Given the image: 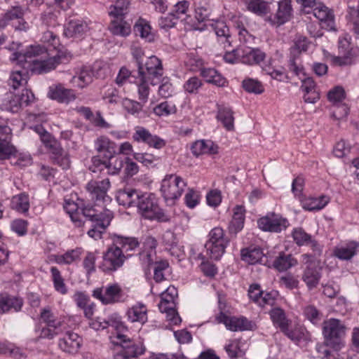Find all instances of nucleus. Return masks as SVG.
Instances as JSON below:
<instances>
[{"instance_id": "1", "label": "nucleus", "mask_w": 359, "mask_h": 359, "mask_svg": "<svg viewBox=\"0 0 359 359\" xmlns=\"http://www.w3.org/2000/svg\"><path fill=\"white\" fill-rule=\"evenodd\" d=\"M14 55V59L22 67V69L12 72L10 76L9 85L13 89L27 84L29 71L37 74L47 73L58 64L67 63L72 58L69 53L61 50L55 55L48 57L47 49L40 45L30 46L25 52H18Z\"/></svg>"}, {"instance_id": "2", "label": "nucleus", "mask_w": 359, "mask_h": 359, "mask_svg": "<svg viewBox=\"0 0 359 359\" xmlns=\"http://www.w3.org/2000/svg\"><path fill=\"white\" fill-rule=\"evenodd\" d=\"M116 198L121 205L137 208V212L146 219L158 222L169 220L154 194L126 187L117 192Z\"/></svg>"}, {"instance_id": "3", "label": "nucleus", "mask_w": 359, "mask_h": 359, "mask_svg": "<svg viewBox=\"0 0 359 359\" xmlns=\"http://www.w3.org/2000/svg\"><path fill=\"white\" fill-rule=\"evenodd\" d=\"M81 212L84 217L92 223L91 228L87 232L88 235L95 240L101 238L102 233L109 225L113 218V212L109 210L98 212L93 206L90 205H82Z\"/></svg>"}, {"instance_id": "4", "label": "nucleus", "mask_w": 359, "mask_h": 359, "mask_svg": "<svg viewBox=\"0 0 359 359\" xmlns=\"http://www.w3.org/2000/svg\"><path fill=\"white\" fill-rule=\"evenodd\" d=\"M112 343L121 350L114 355V359L137 358L144 352L141 344H137L125 334L117 333Z\"/></svg>"}, {"instance_id": "5", "label": "nucleus", "mask_w": 359, "mask_h": 359, "mask_svg": "<svg viewBox=\"0 0 359 359\" xmlns=\"http://www.w3.org/2000/svg\"><path fill=\"white\" fill-rule=\"evenodd\" d=\"M345 325L338 319L330 318L323 323V334L325 343L334 349L339 348L341 339L345 335Z\"/></svg>"}, {"instance_id": "6", "label": "nucleus", "mask_w": 359, "mask_h": 359, "mask_svg": "<svg viewBox=\"0 0 359 359\" xmlns=\"http://www.w3.org/2000/svg\"><path fill=\"white\" fill-rule=\"evenodd\" d=\"M187 187V182L177 175H167L161 182V191L166 201L179 198Z\"/></svg>"}, {"instance_id": "7", "label": "nucleus", "mask_w": 359, "mask_h": 359, "mask_svg": "<svg viewBox=\"0 0 359 359\" xmlns=\"http://www.w3.org/2000/svg\"><path fill=\"white\" fill-rule=\"evenodd\" d=\"M163 74V65L157 57L152 55L148 57L144 64L138 61L139 76H143V79L150 80L151 85L155 86L158 83Z\"/></svg>"}, {"instance_id": "8", "label": "nucleus", "mask_w": 359, "mask_h": 359, "mask_svg": "<svg viewBox=\"0 0 359 359\" xmlns=\"http://www.w3.org/2000/svg\"><path fill=\"white\" fill-rule=\"evenodd\" d=\"M91 163L89 167L90 171L109 175H118L123 166V159L114 156L104 160H102L100 156H95L92 157Z\"/></svg>"}, {"instance_id": "9", "label": "nucleus", "mask_w": 359, "mask_h": 359, "mask_svg": "<svg viewBox=\"0 0 359 359\" xmlns=\"http://www.w3.org/2000/svg\"><path fill=\"white\" fill-rule=\"evenodd\" d=\"M177 292L175 287H168L166 291L162 292L158 309L161 312L166 314L167 320L174 325H178L181 318L176 311L175 298Z\"/></svg>"}, {"instance_id": "10", "label": "nucleus", "mask_w": 359, "mask_h": 359, "mask_svg": "<svg viewBox=\"0 0 359 359\" xmlns=\"http://www.w3.org/2000/svg\"><path fill=\"white\" fill-rule=\"evenodd\" d=\"M229 240L224 236L223 229L216 227L210 231L205 247L210 252V257L218 260L224 255Z\"/></svg>"}, {"instance_id": "11", "label": "nucleus", "mask_w": 359, "mask_h": 359, "mask_svg": "<svg viewBox=\"0 0 359 359\" xmlns=\"http://www.w3.org/2000/svg\"><path fill=\"white\" fill-rule=\"evenodd\" d=\"M125 260L126 256L123 252L113 245L103 254L99 268L105 273L114 272L123 266Z\"/></svg>"}, {"instance_id": "12", "label": "nucleus", "mask_w": 359, "mask_h": 359, "mask_svg": "<svg viewBox=\"0 0 359 359\" xmlns=\"http://www.w3.org/2000/svg\"><path fill=\"white\" fill-rule=\"evenodd\" d=\"M292 236L294 243L298 246L309 245L313 250L312 257L320 256L323 251V247L317 241L307 233L302 227L294 228L292 232ZM304 259H309L311 255L304 254L302 255Z\"/></svg>"}, {"instance_id": "13", "label": "nucleus", "mask_w": 359, "mask_h": 359, "mask_svg": "<svg viewBox=\"0 0 359 359\" xmlns=\"http://www.w3.org/2000/svg\"><path fill=\"white\" fill-rule=\"evenodd\" d=\"M259 227L264 231L278 233L289 225L287 219L274 212L269 213L257 221Z\"/></svg>"}, {"instance_id": "14", "label": "nucleus", "mask_w": 359, "mask_h": 359, "mask_svg": "<svg viewBox=\"0 0 359 359\" xmlns=\"http://www.w3.org/2000/svg\"><path fill=\"white\" fill-rule=\"evenodd\" d=\"M133 139L137 142H143L150 147L161 149L166 145V141L160 137L151 134L149 130L142 126H136Z\"/></svg>"}, {"instance_id": "15", "label": "nucleus", "mask_w": 359, "mask_h": 359, "mask_svg": "<svg viewBox=\"0 0 359 359\" xmlns=\"http://www.w3.org/2000/svg\"><path fill=\"white\" fill-rule=\"evenodd\" d=\"M93 295L104 304H114L121 299L122 290L118 284L114 283L107 285L104 292L102 288L95 289Z\"/></svg>"}, {"instance_id": "16", "label": "nucleus", "mask_w": 359, "mask_h": 359, "mask_svg": "<svg viewBox=\"0 0 359 359\" xmlns=\"http://www.w3.org/2000/svg\"><path fill=\"white\" fill-rule=\"evenodd\" d=\"M218 320L223 323L228 330L233 332L252 330L255 326L253 322L248 320L245 317H229L222 313L218 317Z\"/></svg>"}, {"instance_id": "17", "label": "nucleus", "mask_w": 359, "mask_h": 359, "mask_svg": "<svg viewBox=\"0 0 359 359\" xmlns=\"http://www.w3.org/2000/svg\"><path fill=\"white\" fill-rule=\"evenodd\" d=\"M111 186L109 179L101 181L90 180L86 184V189L92 200L104 201L107 196V191Z\"/></svg>"}, {"instance_id": "18", "label": "nucleus", "mask_w": 359, "mask_h": 359, "mask_svg": "<svg viewBox=\"0 0 359 359\" xmlns=\"http://www.w3.org/2000/svg\"><path fill=\"white\" fill-rule=\"evenodd\" d=\"M292 8L290 0H280L278 10L273 15L269 17L268 20L271 25L280 26L287 22L292 17Z\"/></svg>"}, {"instance_id": "19", "label": "nucleus", "mask_w": 359, "mask_h": 359, "mask_svg": "<svg viewBox=\"0 0 359 359\" xmlns=\"http://www.w3.org/2000/svg\"><path fill=\"white\" fill-rule=\"evenodd\" d=\"M113 244L118 247L125 255L126 259L132 255V252L135 251L140 245V242L135 237H126L121 235L114 234L113 236Z\"/></svg>"}, {"instance_id": "20", "label": "nucleus", "mask_w": 359, "mask_h": 359, "mask_svg": "<svg viewBox=\"0 0 359 359\" xmlns=\"http://www.w3.org/2000/svg\"><path fill=\"white\" fill-rule=\"evenodd\" d=\"M81 342V338L76 333L67 331L64 337L59 339L58 346L65 352L75 353L79 351Z\"/></svg>"}, {"instance_id": "21", "label": "nucleus", "mask_w": 359, "mask_h": 359, "mask_svg": "<svg viewBox=\"0 0 359 359\" xmlns=\"http://www.w3.org/2000/svg\"><path fill=\"white\" fill-rule=\"evenodd\" d=\"M313 15L319 20L323 27L332 29L334 26V16L332 10L319 2L312 10Z\"/></svg>"}, {"instance_id": "22", "label": "nucleus", "mask_w": 359, "mask_h": 359, "mask_svg": "<svg viewBox=\"0 0 359 359\" xmlns=\"http://www.w3.org/2000/svg\"><path fill=\"white\" fill-rule=\"evenodd\" d=\"M48 96L62 103H69L76 99V95L72 89L64 88L61 85L50 87Z\"/></svg>"}, {"instance_id": "23", "label": "nucleus", "mask_w": 359, "mask_h": 359, "mask_svg": "<svg viewBox=\"0 0 359 359\" xmlns=\"http://www.w3.org/2000/svg\"><path fill=\"white\" fill-rule=\"evenodd\" d=\"M302 80V90L304 92V100L308 103H316L320 99V94L316 89V85L311 77L299 78Z\"/></svg>"}, {"instance_id": "24", "label": "nucleus", "mask_w": 359, "mask_h": 359, "mask_svg": "<svg viewBox=\"0 0 359 359\" xmlns=\"http://www.w3.org/2000/svg\"><path fill=\"white\" fill-rule=\"evenodd\" d=\"M241 62L247 65L259 64L266 57V53L259 48H252L246 47L241 48Z\"/></svg>"}, {"instance_id": "25", "label": "nucleus", "mask_w": 359, "mask_h": 359, "mask_svg": "<svg viewBox=\"0 0 359 359\" xmlns=\"http://www.w3.org/2000/svg\"><path fill=\"white\" fill-rule=\"evenodd\" d=\"M95 150L103 155V158L114 157L116 151V144L105 136H100L95 141Z\"/></svg>"}, {"instance_id": "26", "label": "nucleus", "mask_w": 359, "mask_h": 359, "mask_svg": "<svg viewBox=\"0 0 359 359\" xmlns=\"http://www.w3.org/2000/svg\"><path fill=\"white\" fill-rule=\"evenodd\" d=\"M320 277V268L311 262L304 270L302 279L309 289L312 290L318 285Z\"/></svg>"}, {"instance_id": "27", "label": "nucleus", "mask_w": 359, "mask_h": 359, "mask_svg": "<svg viewBox=\"0 0 359 359\" xmlns=\"http://www.w3.org/2000/svg\"><path fill=\"white\" fill-rule=\"evenodd\" d=\"M93 76L94 73L90 67H83L77 74L72 77L71 82L74 86L83 88L92 83Z\"/></svg>"}, {"instance_id": "28", "label": "nucleus", "mask_w": 359, "mask_h": 359, "mask_svg": "<svg viewBox=\"0 0 359 359\" xmlns=\"http://www.w3.org/2000/svg\"><path fill=\"white\" fill-rule=\"evenodd\" d=\"M22 305L23 300L20 297L0 295V313H4L11 310L19 311Z\"/></svg>"}, {"instance_id": "29", "label": "nucleus", "mask_w": 359, "mask_h": 359, "mask_svg": "<svg viewBox=\"0 0 359 359\" xmlns=\"http://www.w3.org/2000/svg\"><path fill=\"white\" fill-rule=\"evenodd\" d=\"M241 259L250 264L262 263L264 254L260 248L249 247L241 251Z\"/></svg>"}, {"instance_id": "30", "label": "nucleus", "mask_w": 359, "mask_h": 359, "mask_svg": "<svg viewBox=\"0 0 359 359\" xmlns=\"http://www.w3.org/2000/svg\"><path fill=\"white\" fill-rule=\"evenodd\" d=\"M245 210L242 205H236L233 209V215L229 224V231L236 234L244 226Z\"/></svg>"}, {"instance_id": "31", "label": "nucleus", "mask_w": 359, "mask_h": 359, "mask_svg": "<svg viewBox=\"0 0 359 359\" xmlns=\"http://www.w3.org/2000/svg\"><path fill=\"white\" fill-rule=\"evenodd\" d=\"M297 264V259L290 254L281 252L275 259L273 266L278 271H285Z\"/></svg>"}, {"instance_id": "32", "label": "nucleus", "mask_w": 359, "mask_h": 359, "mask_svg": "<svg viewBox=\"0 0 359 359\" xmlns=\"http://www.w3.org/2000/svg\"><path fill=\"white\" fill-rule=\"evenodd\" d=\"M358 247V243L351 241L346 245L336 247L334 250V255L339 259L348 260L355 255Z\"/></svg>"}, {"instance_id": "33", "label": "nucleus", "mask_w": 359, "mask_h": 359, "mask_svg": "<svg viewBox=\"0 0 359 359\" xmlns=\"http://www.w3.org/2000/svg\"><path fill=\"white\" fill-rule=\"evenodd\" d=\"M217 118L222 122L223 126L229 131L234 130V117L232 109L224 106L218 107Z\"/></svg>"}, {"instance_id": "34", "label": "nucleus", "mask_w": 359, "mask_h": 359, "mask_svg": "<svg viewBox=\"0 0 359 359\" xmlns=\"http://www.w3.org/2000/svg\"><path fill=\"white\" fill-rule=\"evenodd\" d=\"M330 201L327 196L322 195L319 197H309L302 201L304 209L309 211L323 209Z\"/></svg>"}, {"instance_id": "35", "label": "nucleus", "mask_w": 359, "mask_h": 359, "mask_svg": "<svg viewBox=\"0 0 359 359\" xmlns=\"http://www.w3.org/2000/svg\"><path fill=\"white\" fill-rule=\"evenodd\" d=\"M88 29V24L81 20H71L65 29V34L68 37H79Z\"/></svg>"}, {"instance_id": "36", "label": "nucleus", "mask_w": 359, "mask_h": 359, "mask_svg": "<svg viewBox=\"0 0 359 359\" xmlns=\"http://www.w3.org/2000/svg\"><path fill=\"white\" fill-rule=\"evenodd\" d=\"M201 76L206 82L217 86H224L226 83V79L214 68H202Z\"/></svg>"}, {"instance_id": "37", "label": "nucleus", "mask_w": 359, "mask_h": 359, "mask_svg": "<svg viewBox=\"0 0 359 359\" xmlns=\"http://www.w3.org/2000/svg\"><path fill=\"white\" fill-rule=\"evenodd\" d=\"M147 308L142 304H137L128 309L127 316L132 323L140 322L142 324L147 320Z\"/></svg>"}, {"instance_id": "38", "label": "nucleus", "mask_w": 359, "mask_h": 359, "mask_svg": "<svg viewBox=\"0 0 359 359\" xmlns=\"http://www.w3.org/2000/svg\"><path fill=\"white\" fill-rule=\"evenodd\" d=\"M134 32L147 42H152L155 35L151 32V27L145 20L140 19L134 25Z\"/></svg>"}, {"instance_id": "39", "label": "nucleus", "mask_w": 359, "mask_h": 359, "mask_svg": "<svg viewBox=\"0 0 359 359\" xmlns=\"http://www.w3.org/2000/svg\"><path fill=\"white\" fill-rule=\"evenodd\" d=\"M109 31L114 34L120 36H127L130 34V25L123 19L113 20L109 26Z\"/></svg>"}, {"instance_id": "40", "label": "nucleus", "mask_w": 359, "mask_h": 359, "mask_svg": "<svg viewBox=\"0 0 359 359\" xmlns=\"http://www.w3.org/2000/svg\"><path fill=\"white\" fill-rule=\"evenodd\" d=\"M130 4L129 0H117L109 7V15L116 19H123L129 12Z\"/></svg>"}, {"instance_id": "41", "label": "nucleus", "mask_w": 359, "mask_h": 359, "mask_svg": "<svg viewBox=\"0 0 359 359\" xmlns=\"http://www.w3.org/2000/svg\"><path fill=\"white\" fill-rule=\"evenodd\" d=\"M191 151L194 155L198 156L203 154H215L217 147L210 140H198L192 144Z\"/></svg>"}, {"instance_id": "42", "label": "nucleus", "mask_w": 359, "mask_h": 359, "mask_svg": "<svg viewBox=\"0 0 359 359\" xmlns=\"http://www.w3.org/2000/svg\"><path fill=\"white\" fill-rule=\"evenodd\" d=\"M211 26L218 37L219 41L222 43H226L230 46L231 34L226 24L224 21H216L212 23Z\"/></svg>"}, {"instance_id": "43", "label": "nucleus", "mask_w": 359, "mask_h": 359, "mask_svg": "<svg viewBox=\"0 0 359 359\" xmlns=\"http://www.w3.org/2000/svg\"><path fill=\"white\" fill-rule=\"evenodd\" d=\"M81 208V207H79V205L74 201H66L64 205V209L69 215L75 226L78 227L81 226L83 224L80 215Z\"/></svg>"}, {"instance_id": "44", "label": "nucleus", "mask_w": 359, "mask_h": 359, "mask_svg": "<svg viewBox=\"0 0 359 359\" xmlns=\"http://www.w3.org/2000/svg\"><path fill=\"white\" fill-rule=\"evenodd\" d=\"M245 2L248 10L257 15L262 16L269 11L268 3L265 1L245 0Z\"/></svg>"}, {"instance_id": "45", "label": "nucleus", "mask_w": 359, "mask_h": 359, "mask_svg": "<svg viewBox=\"0 0 359 359\" xmlns=\"http://www.w3.org/2000/svg\"><path fill=\"white\" fill-rule=\"evenodd\" d=\"M82 253L81 248H76L66 252L63 255H55L54 261L59 264H70L79 259Z\"/></svg>"}, {"instance_id": "46", "label": "nucleus", "mask_w": 359, "mask_h": 359, "mask_svg": "<svg viewBox=\"0 0 359 359\" xmlns=\"http://www.w3.org/2000/svg\"><path fill=\"white\" fill-rule=\"evenodd\" d=\"M41 319L47 326L53 328L62 327L63 323L58 320L55 314L51 311L50 307L43 308L41 312Z\"/></svg>"}, {"instance_id": "47", "label": "nucleus", "mask_w": 359, "mask_h": 359, "mask_svg": "<svg viewBox=\"0 0 359 359\" xmlns=\"http://www.w3.org/2000/svg\"><path fill=\"white\" fill-rule=\"evenodd\" d=\"M269 315L273 324L277 325L280 330L288 325V320L286 318L285 311L280 307L273 308L270 311Z\"/></svg>"}, {"instance_id": "48", "label": "nucleus", "mask_w": 359, "mask_h": 359, "mask_svg": "<svg viewBox=\"0 0 359 359\" xmlns=\"http://www.w3.org/2000/svg\"><path fill=\"white\" fill-rule=\"evenodd\" d=\"M153 112L158 116H168L175 114L177 108L174 103L166 100L155 106Z\"/></svg>"}, {"instance_id": "49", "label": "nucleus", "mask_w": 359, "mask_h": 359, "mask_svg": "<svg viewBox=\"0 0 359 359\" xmlns=\"http://www.w3.org/2000/svg\"><path fill=\"white\" fill-rule=\"evenodd\" d=\"M13 208L19 212L25 213L29 208V196L26 194H20L14 196L12 200Z\"/></svg>"}, {"instance_id": "50", "label": "nucleus", "mask_w": 359, "mask_h": 359, "mask_svg": "<svg viewBox=\"0 0 359 359\" xmlns=\"http://www.w3.org/2000/svg\"><path fill=\"white\" fill-rule=\"evenodd\" d=\"M52 159L55 164L58 165L64 170L69 168L70 161L69 156L61 149L55 148L53 150Z\"/></svg>"}, {"instance_id": "51", "label": "nucleus", "mask_w": 359, "mask_h": 359, "mask_svg": "<svg viewBox=\"0 0 359 359\" xmlns=\"http://www.w3.org/2000/svg\"><path fill=\"white\" fill-rule=\"evenodd\" d=\"M50 272L55 289L62 294H66L67 290L58 269L55 266H52Z\"/></svg>"}, {"instance_id": "52", "label": "nucleus", "mask_w": 359, "mask_h": 359, "mask_svg": "<svg viewBox=\"0 0 359 359\" xmlns=\"http://www.w3.org/2000/svg\"><path fill=\"white\" fill-rule=\"evenodd\" d=\"M23 14V11L20 6L13 7L0 20V26L5 27L9 21L15 19L22 20Z\"/></svg>"}, {"instance_id": "53", "label": "nucleus", "mask_w": 359, "mask_h": 359, "mask_svg": "<svg viewBox=\"0 0 359 359\" xmlns=\"http://www.w3.org/2000/svg\"><path fill=\"white\" fill-rule=\"evenodd\" d=\"M288 338L294 341H299L302 339H306V330L302 327H295L293 329H289L287 325L281 330Z\"/></svg>"}, {"instance_id": "54", "label": "nucleus", "mask_w": 359, "mask_h": 359, "mask_svg": "<svg viewBox=\"0 0 359 359\" xmlns=\"http://www.w3.org/2000/svg\"><path fill=\"white\" fill-rule=\"evenodd\" d=\"M243 88L248 93L261 94L264 92V87L261 82L252 79H246L243 81Z\"/></svg>"}, {"instance_id": "55", "label": "nucleus", "mask_w": 359, "mask_h": 359, "mask_svg": "<svg viewBox=\"0 0 359 359\" xmlns=\"http://www.w3.org/2000/svg\"><path fill=\"white\" fill-rule=\"evenodd\" d=\"M122 105L128 113L132 115L138 114L143 108L141 102L125 98L122 101Z\"/></svg>"}, {"instance_id": "56", "label": "nucleus", "mask_w": 359, "mask_h": 359, "mask_svg": "<svg viewBox=\"0 0 359 359\" xmlns=\"http://www.w3.org/2000/svg\"><path fill=\"white\" fill-rule=\"evenodd\" d=\"M138 95L139 99L143 103H145L148 99V96L149 94V87L148 85V82H150L149 79H143V76H138Z\"/></svg>"}, {"instance_id": "57", "label": "nucleus", "mask_w": 359, "mask_h": 359, "mask_svg": "<svg viewBox=\"0 0 359 359\" xmlns=\"http://www.w3.org/2000/svg\"><path fill=\"white\" fill-rule=\"evenodd\" d=\"M161 80V84L158 88V94L163 98H168L172 96L174 92V88L168 77H164Z\"/></svg>"}, {"instance_id": "58", "label": "nucleus", "mask_w": 359, "mask_h": 359, "mask_svg": "<svg viewBox=\"0 0 359 359\" xmlns=\"http://www.w3.org/2000/svg\"><path fill=\"white\" fill-rule=\"evenodd\" d=\"M309 43L306 37L298 38L292 47L290 48V55L298 56L302 51H306Z\"/></svg>"}, {"instance_id": "59", "label": "nucleus", "mask_w": 359, "mask_h": 359, "mask_svg": "<svg viewBox=\"0 0 359 359\" xmlns=\"http://www.w3.org/2000/svg\"><path fill=\"white\" fill-rule=\"evenodd\" d=\"M278 296V292L275 290L271 292H264L258 305L262 307H264L266 305L273 306L276 304Z\"/></svg>"}, {"instance_id": "60", "label": "nucleus", "mask_w": 359, "mask_h": 359, "mask_svg": "<svg viewBox=\"0 0 359 359\" xmlns=\"http://www.w3.org/2000/svg\"><path fill=\"white\" fill-rule=\"evenodd\" d=\"M327 97L334 104H339L345 98L344 89L341 86H336L328 93Z\"/></svg>"}, {"instance_id": "61", "label": "nucleus", "mask_w": 359, "mask_h": 359, "mask_svg": "<svg viewBox=\"0 0 359 359\" xmlns=\"http://www.w3.org/2000/svg\"><path fill=\"white\" fill-rule=\"evenodd\" d=\"M186 63L188 66L190 67V69L192 71H196L197 69H200L203 68V60L196 55L194 53H191L188 55L187 60Z\"/></svg>"}, {"instance_id": "62", "label": "nucleus", "mask_w": 359, "mask_h": 359, "mask_svg": "<svg viewBox=\"0 0 359 359\" xmlns=\"http://www.w3.org/2000/svg\"><path fill=\"white\" fill-rule=\"evenodd\" d=\"M210 14V6L207 4H199L195 9V18L199 22H204L208 20Z\"/></svg>"}, {"instance_id": "63", "label": "nucleus", "mask_w": 359, "mask_h": 359, "mask_svg": "<svg viewBox=\"0 0 359 359\" xmlns=\"http://www.w3.org/2000/svg\"><path fill=\"white\" fill-rule=\"evenodd\" d=\"M177 19L173 13H168L166 16L161 17L158 20V25L161 29L173 27L177 23Z\"/></svg>"}, {"instance_id": "64", "label": "nucleus", "mask_w": 359, "mask_h": 359, "mask_svg": "<svg viewBox=\"0 0 359 359\" xmlns=\"http://www.w3.org/2000/svg\"><path fill=\"white\" fill-rule=\"evenodd\" d=\"M185 204L190 208H194L199 202V195L193 189H189L184 197Z\"/></svg>"}]
</instances>
